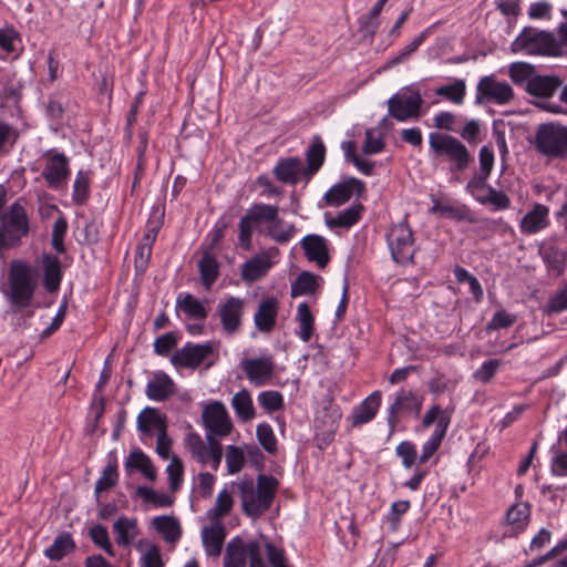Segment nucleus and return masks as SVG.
<instances>
[{"label":"nucleus","instance_id":"nucleus-61","mask_svg":"<svg viewBox=\"0 0 567 567\" xmlns=\"http://www.w3.org/2000/svg\"><path fill=\"white\" fill-rule=\"evenodd\" d=\"M187 444L192 453V456L196 461L205 464L207 462L208 445L205 444L202 437L198 434L192 433L187 437Z\"/></svg>","mask_w":567,"mask_h":567},{"label":"nucleus","instance_id":"nucleus-19","mask_svg":"<svg viewBox=\"0 0 567 567\" xmlns=\"http://www.w3.org/2000/svg\"><path fill=\"white\" fill-rule=\"evenodd\" d=\"M241 367L247 378L256 385L265 384L274 372V362L270 357L244 360Z\"/></svg>","mask_w":567,"mask_h":567},{"label":"nucleus","instance_id":"nucleus-17","mask_svg":"<svg viewBox=\"0 0 567 567\" xmlns=\"http://www.w3.org/2000/svg\"><path fill=\"white\" fill-rule=\"evenodd\" d=\"M309 261H315L320 269L327 267L330 261L327 239L320 235H307L300 243Z\"/></svg>","mask_w":567,"mask_h":567},{"label":"nucleus","instance_id":"nucleus-47","mask_svg":"<svg viewBox=\"0 0 567 567\" xmlns=\"http://www.w3.org/2000/svg\"><path fill=\"white\" fill-rule=\"evenodd\" d=\"M118 473L116 461L110 462L103 470L102 475L95 483L94 494L96 497L117 484Z\"/></svg>","mask_w":567,"mask_h":567},{"label":"nucleus","instance_id":"nucleus-21","mask_svg":"<svg viewBox=\"0 0 567 567\" xmlns=\"http://www.w3.org/2000/svg\"><path fill=\"white\" fill-rule=\"evenodd\" d=\"M272 173L279 182L296 185L299 175L303 174L302 161L297 156L281 158L274 167Z\"/></svg>","mask_w":567,"mask_h":567},{"label":"nucleus","instance_id":"nucleus-54","mask_svg":"<svg viewBox=\"0 0 567 567\" xmlns=\"http://www.w3.org/2000/svg\"><path fill=\"white\" fill-rule=\"evenodd\" d=\"M477 202L482 205L492 204L496 209H507L511 206L509 197L502 190L488 187L486 197H477Z\"/></svg>","mask_w":567,"mask_h":567},{"label":"nucleus","instance_id":"nucleus-38","mask_svg":"<svg viewBox=\"0 0 567 567\" xmlns=\"http://www.w3.org/2000/svg\"><path fill=\"white\" fill-rule=\"evenodd\" d=\"M152 525L166 542L175 543L182 535L179 523L175 517L157 516L153 518Z\"/></svg>","mask_w":567,"mask_h":567},{"label":"nucleus","instance_id":"nucleus-48","mask_svg":"<svg viewBox=\"0 0 567 567\" xmlns=\"http://www.w3.org/2000/svg\"><path fill=\"white\" fill-rule=\"evenodd\" d=\"M136 495L147 503H152L156 507H168L173 505L174 498L167 494L157 493L147 486H138Z\"/></svg>","mask_w":567,"mask_h":567},{"label":"nucleus","instance_id":"nucleus-14","mask_svg":"<svg viewBox=\"0 0 567 567\" xmlns=\"http://www.w3.org/2000/svg\"><path fill=\"white\" fill-rule=\"evenodd\" d=\"M365 192V184L357 177L350 176L334 184L323 196L326 205L339 207L350 200L353 194L361 197Z\"/></svg>","mask_w":567,"mask_h":567},{"label":"nucleus","instance_id":"nucleus-1","mask_svg":"<svg viewBox=\"0 0 567 567\" xmlns=\"http://www.w3.org/2000/svg\"><path fill=\"white\" fill-rule=\"evenodd\" d=\"M37 270L23 259H12L8 268V286L2 293L16 311L32 305L38 288Z\"/></svg>","mask_w":567,"mask_h":567},{"label":"nucleus","instance_id":"nucleus-25","mask_svg":"<svg viewBox=\"0 0 567 567\" xmlns=\"http://www.w3.org/2000/svg\"><path fill=\"white\" fill-rule=\"evenodd\" d=\"M198 270L205 290H210L219 276V264L210 249H204L203 256L198 261Z\"/></svg>","mask_w":567,"mask_h":567},{"label":"nucleus","instance_id":"nucleus-55","mask_svg":"<svg viewBox=\"0 0 567 567\" xmlns=\"http://www.w3.org/2000/svg\"><path fill=\"white\" fill-rule=\"evenodd\" d=\"M226 464L228 473L235 474L240 472L245 464V454L243 450L235 445L227 446Z\"/></svg>","mask_w":567,"mask_h":567},{"label":"nucleus","instance_id":"nucleus-50","mask_svg":"<svg viewBox=\"0 0 567 567\" xmlns=\"http://www.w3.org/2000/svg\"><path fill=\"white\" fill-rule=\"evenodd\" d=\"M563 450L555 455L551 462V471L555 475H567V427L558 436Z\"/></svg>","mask_w":567,"mask_h":567},{"label":"nucleus","instance_id":"nucleus-26","mask_svg":"<svg viewBox=\"0 0 567 567\" xmlns=\"http://www.w3.org/2000/svg\"><path fill=\"white\" fill-rule=\"evenodd\" d=\"M548 207L543 204H535L520 220V229L526 234H535L548 225Z\"/></svg>","mask_w":567,"mask_h":567},{"label":"nucleus","instance_id":"nucleus-37","mask_svg":"<svg viewBox=\"0 0 567 567\" xmlns=\"http://www.w3.org/2000/svg\"><path fill=\"white\" fill-rule=\"evenodd\" d=\"M319 279H321L319 276L310 271H301L291 284V297L315 293L319 288Z\"/></svg>","mask_w":567,"mask_h":567},{"label":"nucleus","instance_id":"nucleus-35","mask_svg":"<svg viewBox=\"0 0 567 567\" xmlns=\"http://www.w3.org/2000/svg\"><path fill=\"white\" fill-rule=\"evenodd\" d=\"M530 518V506L528 503L518 502L514 504L506 513V522L513 532H523Z\"/></svg>","mask_w":567,"mask_h":567},{"label":"nucleus","instance_id":"nucleus-24","mask_svg":"<svg viewBox=\"0 0 567 567\" xmlns=\"http://www.w3.org/2000/svg\"><path fill=\"white\" fill-rule=\"evenodd\" d=\"M381 404V392L374 391L365 398L352 412L353 425L373 420Z\"/></svg>","mask_w":567,"mask_h":567},{"label":"nucleus","instance_id":"nucleus-45","mask_svg":"<svg viewBox=\"0 0 567 567\" xmlns=\"http://www.w3.org/2000/svg\"><path fill=\"white\" fill-rule=\"evenodd\" d=\"M280 221L281 223L279 225L275 221H269L266 229V236L270 237L278 244H286L293 237L297 229L293 224H287L281 218Z\"/></svg>","mask_w":567,"mask_h":567},{"label":"nucleus","instance_id":"nucleus-7","mask_svg":"<svg viewBox=\"0 0 567 567\" xmlns=\"http://www.w3.org/2000/svg\"><path fill=\"white\" fill-rule=\"evenodd\" d=\"M429 145L435 157H447L453 163V171L463 172L473 161L466 146L450 134L430 133Z\"/></svg>","mask_w":567,"mask_h":567},{"label":"nucleus","instance_id":"nucleus-60","mask_svg":"<svg viewBox=\"0 0 567 567\" xmlns=\"http://www.w3.org/2000/svg\"><path fill=\"white\" fill-rule=\"evenodd\" d=\"M90 537L92 542L102 548L106 554L113 555V547L109 538V533L105 526L95 525L90 529Z\"/></svg>","mask_w":567,"mask_h":567},{"label":"nucleus","instance_id":"nucleus-36","mask_svg":"<svg viewBox=\"0 0 567 567\" xmlns=\"http://www.w3.org/2000/svg\"><path fill=\"white\" fill-rule=\"evenodd\" d=\"M114 533L116 534V543L120 546H128L134 538L138 535L136 519L120 517L113 525Z\"/></svg>","mask_w":567,"mask_h":567},{"label":"nucleus","instance_id":"nucleus-3","mask_svg":"<svg viewBox=\"0 0 567 567\" xmlns=\"http://www.w3.org/2000/svg\"><path fill=\"white\" fill-rule=\"evenodd\" d=\"M278 214L279 208L276 205L258 203L249 207L238 224L239 247L247 251L251 250L254 230L256 229L261 231L259 228L260 225L269 224V221H275L277 225H279L281 221Z\"/></svg>","mask_w":567,"mask_h":567},{"label":"nucleus","instance_id":"nucleus-42","mask_svg":"<svg viewBox=\"0 0 567 567\" xmlns=\"http://www.w3.org/2000/svg\"><path fill=\"white\" fill-rule=\"evenodd\" d=\"M90 172L80 169L73 182L72 199L74 204L80 206L86 204L90 197Z\"/></svg>","mask_w":567,"mask_h":567},{"label":"nucleus","instance_id":"nucleus-23","mask_svg":"<svg viewBox=\"0 0 567 567\" xmlns=\"http://www.w3.org/2000/svg\"><path fill=\"white\" fill-rule=\"evenodd\" d=\"M326 158V146L320 136H313V140L306 151L307 167H303V175L311 178L323 165Z\"/></svg>","mask_w":567,"mask_h":567},{"label":"nucleus","instance_id":"nucleus-39","mask_svg":"<svg viewBox=\"0 0 567 567\" xmlns=\"http://www.w3.org/2000/svg\"><path fill=\"white\" fill-rule=\"evenodd\" d=\"M176 305L189 318L195 320H205L208 316L207 309L204 307L203 302H200L190 293H179L176 299Z\"/></svg>","mask_w":567,"mask_h":567},{"label":"nucleus","instance_id":"nucleus-16","mask_svg":"<svg viewBox=\"0 0 567 567\" xmlns=\"http://www.w3.org/2000/svg\"><path fill=\"white\" fill-rule=\"evenodd\" d=\"M42 286L49 293L60 290L63 279L62 264L56 255L43 252L41 257Z\"/></svg>","mask_w":567,"mask_h":567},{"label":"nucleus","instance_id":"nucleus-33","mask_svg":"<svg viewBox=\"0 0 567 567\" xmlns=\"http://www.w3.org/2000/svg\"><path fill=\"white\" fill-rule=\"evenodd\" d=\"M203 425H233L229 414L220 401L205 404L202 413Z\"/></svg>","mask_w":567,"mask_h":567},{"label":"nucleus","instance_id":"nucleus-20","mask_svg":"<svg viewBox=\"0 0 567 567\" xmlns=\"http://www.w3.org/2000/svg\"><path fill=\"white\" fill-rule=\"evenodd\" d=\"M278 300L275 297L264 299L255 313L256 328L261 332H270L276 326Z\"/></svg>","mask_w":567,"mask_h":567},{"label":"nucleus","instance_id":"nucleus-44","mask_svg":"<svg viewBox=\"0 0 567 567\" xmlns=\"http://www.w3.org/2000/svg\"><path fill=\"white\" fill-rule=\"evenodd\" d=\"M297 320L300 327L298 336L302 341L308 342L313 333L315 318L311 313L309 306L306 302H302L298 306Z\"/></svg>","mask_w":567,"mask_h":567},{"label":"nucleus","instance_id":"nucleus-12","mask_svg":"<svg viewBox=\"0 0 567 567\" xmlns=\"http://www.w3.org/2000/svg\"><path fill=\"white\" fill-rule=\"evenodd\" d=\"M421 400L412 392L401 390L388 411V425H396L416 419L421 412Z\"/></svg>","mask_w":567,"mask_h":567},{"label":"nucleus","instance_id":"nucleus-8","mask_svg":"<svg viewBox=\"0 0 567 567\" xmlns=\"http://www.w3.org/2000/svg\"><path fill=\"white\" fill-rule=\"evenodd\" d=\"M424 101L421 92L412 86H404L386 102L389 115L399 122L419 118Z\"/></svg>","mask_w":567,"mask_h":567},{"label":"nucleus","instance_id":"nucleus-62","mask_svg":"<svg viewBox=\"0 0 567 567\" xmlns=\"http://www.w3.org/2000/svg\"><path fill=\"white\" fill-rule=\"evenodd\" d=\"M502 365L501 360L498 359H489L482 363V365L474 372L473 377L483 382L487 383L495 375L496 371Z\"/></svg>","mask_w":567,"mask_h":567},{"label":"nucleus","instance_id":"nucleus-11","mask_svg":"<svg viewBox=\"0 0 567 567\" xmlns=\"http://www.w3.org/2000/svg\"><path fill=\"white\" fill-rule=\"evenodd\" d=\"M514 97L512 86L506 82H498L494 75L481 78L476 86L475 104L482 105L486 102L507 104Z\"/></svg>","mask_w":567,"mask_h":567},{"label":"nucleus","instance_id":"nucleus-27","mask_svg":"<svg viewBox=\"0 0 567 567\" xmlns=\"http://www.w3.org/2000/svg\"><path fill=\"white\" fill-rule=\"evenodd\" d=\"M364 210V206L361 203H357L351 207L340 212L336 217H329L328 213L324 214L326 225L333 228H351L355 225Z\"/></svg>","mask_w":567,"mask_h":567},{"label":"nucleus","instance_id":"nucleus-4","mask_svg":"<svg viewBox=\"0 0 567 567\" xmlns=\"http://www.w3.org/2000/svg\"><path fill=\"white\" fill-rule=\"evenodd\" d=\"M535 148L550 158L567 157V126L558 122H547L538 125L534 141Z\"/></svg>","mask_w":567,"mask_h":567},{"label":"nucleus","instance_id":"nucleus-18","mask_svg":"<svg viewBox=\"0 0 567 567\" xmlns=\"http://www.w3.org/2000/svg\"><path fill=\"white\" fill-rule=\"evenodd\" d=\"M561 85L563 80L558 75L536 74L527 81L525 91L539 99H549Z\"/></svg>","mask_w":567,"mask_h":567},{"label":"nucleus","instance_id":"nucleus-31","mask_svg":"<svg viewBox=\"0 0 567 567\" xmlns=\"http://www.w3.org/2000/svg\"><path fill=\"white\" fill-rule=\"evenodd\" d=\"M539 255L549 271L560 276L565 271L567 255L555 245L540 246Z\"/></svg>","mask_w":567,"mask_h":567},{"label":"nucleus","instance_id":"nucleus-56","mask_svg":"<svg viewBox=\"0 0 567 567\" xmlns=\"http://www.w3.org/2000/svg\"><path fill=\"white\" fill-rule=\"evenodd\" d=\"M258 402L266 411L274 412L282 408L284 398L278 391H264L259 393Z\"/></svg>","mask_w":567,"mask_h":567},{"label":"nucleus","instance_id":"nucleus-49","mask_svg":"<svg viewBox=\"0 0 567 567\" xmlns=\"http://www.w3.org/2000/svg\"><path fill=\"white\" fill-rule=\"evenodd\" d=\"M534 65L526 62H514L509 65L508 74L511 80L517 84H525L534 76Z\"/></svg>","mask_w":567,"mask_h":567},{"label":"nucleus","instance_id":"nucleus-52","mask_svg":"<svg viewBox=\"0 0 567 567\" xmlns=\"http://www.w3.org/2000/svg\"><path fill=\"white\" fill-rule=\"evenodd\" d=\"M565 310H567V282L549 298L544 308V312L553 315L560 313Z\"/></svg>","mask_w":567,"mask_h":567},{"label":"nucleus","instance_id":"nucleus-59","mask_svg":"<svg viewBox=\"0 0 567 567\" xmlns=\"http://www.w3.org/2000/svg\"><path fill=\"white\" fill-rule=\"evenodd\" d=\"M409 501H396L391 505V509L389 515L386 516V520L390 524V528L392 532H396L401 525V517L410 509Z\"/></svg>","mask_w":567,"mask_h":567},{"label":"nucleus","instance_id":"nucleus-58","mask_svg":"<svg viewBox=\"0 0 567 567\" xmlns=\"http://www.w3.org/2000/svg\"><path fill=\"white\" fill-rule=\"evenodd\" d=\"M166 472L169 480V488L172 492H176L183 480L184 466L182 461L174 455L166 468Z\"/></svg>","mask_w":567,"mask_h":567},{"label":"nucleus","instance_id":"nucleus-41","mask_svg":"<svg viewBox=\"0 0 567 567\" xmlns=\"http://www.w3.org/2000/svg\"><path fill=\"white\" fill-rule=\"evenodd\" d=\"M247 559H249L248 543H245L240 537L233 538L227 544L224 560H230L236 565L246 567Z\"/></svg>","mask_w":567,"mask_h":567},{"label":"nucleus","instance_id":"nucleus-34","mask_svg":"<svg viewBox=\"0 0 567 567\" xmlns=\"http://www.w3.org/2000/svg\"><path fill=\"white\" fill-rule=\"evenodd\" d=\"M231 406L238 420L243 423L251 421L255 416L252 399L247 389L240 390L233 396Z\"/></svg>","mask_w":567,"mask_h":567},{"label":"nucleus","instance_id":"nucleus-22","mask_svg":"<svg viewBox=\"0 0 567 567\" xmlns=\"http://www.w3.org/2000/svg\"><path fill=\"white\" fill-rule=\"evenodd\" d=\"M174 393L175 383L164 372L155 373L146 385V395L154 401H164Z\"/></svg>","mask_w":567,"mask_h":567},{"label":"nucleus","instance_id":"nucleus-57","mask_svg":"<svg viewBox=\"0 0 567 567\" xmlns=\"http://www.w3.org/2000/svg\"><path fill=\"white\" fill-rule=\"evenodd\" d=\"M17 138V131L11 125L0 120V155L8 154Z\"/></svg>","mask_w":567,"mask_h":567},{"label":"nucleus","instance_id":"nucleus-63","mask_svg":"<svg viewBox=\"0 0 567 567\" xmlns=\"http://www.w3.org/2000/svg\"><path fill=\"white\" fill-rule=\"evenodd\" d=\"M177 344V334L167 332L156 338L154 341V352L158 355L166 357Z\"/></svg>","mask_w":567,"mask_h":567},{"label":"nucleus","instance_id":"nucleus-29","mask_svg":"<svg viewBox=\"0 0 567 567\" xmlns=\"http://www.w3.org/2000/svg\"><path fill=\"white\" fill-rule=\"evenodd\" d=\"M434 205L431 207L430 213H440L443 217L455 220V221H468L476 223L477 220L473 217L471 209L466 205L452 206L443 204L439 199H434Z\"/></svg>","mask_w":567,"mask_h":567},{"label":"nucleus","instance_id":"nucleus-5","mask_svg":"<svg viewBox=\"0 0 567 567\" xmlns=\"http://www.w3.org/2000/svg\"><path fill=\"white\" fill-rule=\"evenodd\" d=\"M513 51L524 50L530 55L559 56L560 43L554 33L546 30L524 28L512 44Z\"/></svg>","mask_w":567,"mask_h":567},{"label":"nucleus","instance_id":"nucleus-30","mask_svg":"<svg viewBox=\"0 0 567 567\" xmlns=\"http://www.w3.org/2000/svg\"><path fill=\"white\" fill-rule=\"evenodd\" d=\"M75 542L68 532L59 534L53 544L44 550V555L52 561H59L75 550Z\"/></svg>","mask_w":567,"mask_h":567},{"label":"nucleus","instance_id":"nucleus-46","mask_svg":"<svg viewBox=\"0 0 567 567\" xmlns=\"http://www.w3.org/2000/svg\"><path fill=\"white\" fill-rule=\"evenodd\" d=\"M465 93L466 84L462 79H456L453 83L442 85L435 90L436 95L443 96L455 104L463 103Z\"/></svg>","mask_w":567,"mask_h":567},{"label":"nucleus","instance_id":"nucleus-32","mask_svg":"<svg viewBox=\"0 0 567 567\" xmlns=\"http://www.w3.org/2000/svg\"><path fill=\"white\" fill-rule=\"evenodd\" d=\"M226 537L225 527L220 524L205 527L203 529V543L206 553L209 556H218L221 553L224 539Z\"/></svg>","mask_w":567,"mask_h":567},{"label":"nucleus","instance_id":"nucleus-13","mask_svg":"<svg viewBox=\"0 0 567 567\" xmlns=\"http://www.w3.org/2000/svg\"><path fill=\"white\" fill-rule=\"evenodd\" d=\"M245 300L239 297H229L217 306V315L221 327L227 334L236 333L241 327Z\"/></svg>","mask_w":567,"mask_h":567},{"label":"nucleus","instance_id":"nucleus-6","mask_svg":"<svg viewBox=\"0 0 567 567\" xmlns=\"http://www.w3.org/2000/svg\"><path fill=\"white\" fill-rule=\"evenodd\" d=\"M0 250L13 248L29 233V219L25 208L19 200L14 202L8 213L1 216Z\"/></svg>","mask_w":567,"mask_h":567},{"label":"nucleus","instance_id":"nucleus-15","mask_svg":"<svg viewBox=\"0 0 567 567\" xmlns=\"http://www.w3.org/2000/svg\"><path fill=\"white\" fill-rule=\"evenodd\" d=\"M213 351L214 349L210 342L204 344L187 342L183 348L175 351L171 358V362L175 367L196 369Z\"/></svg>","mask_w":567,"mask_h":567},{"label":"nucleus","instance_id":"nucleus-43","mask_svg":"<svg viewBox=\"0 0 567 567\" xmlns=\"http://www.w3.org/2000/svg\"><path fill=\"white\" fill-rule=\"evenodd\" d=\"M429 33L430 28L422 31L412 42L406 44L396 55L389 59L384 68L390 69L408 61L411 58V55L419 49V47L425 41Z\"/></svg>","mask_w":567,"mask_h":567},{"label":"nucleus","instance_id":"nucleus-40","mask_svg":"<svg viewBox=\"0 0 567 567\" xmlns=\"http://www.w3.org/2000/svg\"><path fill=\"white\" fill-rule=\"evenodd\" d=\"M208 447H207V460L213 461V467L216 470L221 461L223 447L221 444L214 437L215 435H228L231 427H207Z\"/></svg>","mask_w":567,"mask_h":567},{"label":"nucleus","instance_id":"nucleus-51","mask_svg":"<svg viewBox=\"0 0 567 567\" xmlns=\"http://www.w3.org/2000/svg\"><path fill=\"white\" fill-rule=\"evenodd\" d=\"M446 434V427H437L430 440L423 445L421 455L419 456V463H426L431 456L437 451L442 440Z\"/></svg>","mask_w":567,"mask_h":567},{"label":"nucleus","instance_id":"nucleus-2","mask_svg":"<svg viewBox=\"0 0 567 567\" xmlns=\"http://www.w3.org/2000/svg\"><path fill=\"white\" fill-rule=\"evenodd\" d=\"M279 482L271 475L259 474L257 484L252 478H244L234 483V487L241 501V508L245 515L258 518L272 505Z\"/></svg>","mask_w":567,"mask_h":567},{"label":"nucleus","instance_id":"nucleus-64","mask_svg":"<svg viewBox=\"0 0 567 567\" xmlns=\"http://www.w3.org/2000/svg\"><path fill=\"white\" fill-rule=\"evenodd\" d=\"M488 177L474 174V176L466 184V192H468L476 200L477 197H486L484 192L488 193V187H492L487 184Z\"/></svg>","mask_w":567,"mask_h":567},{"label":"nucleus","instance_id":"nucleus-53","mask_svg":"<svg viewBox=\"0 0 567 567\" xmlns=\"http://www.w3.org/2000/svg\"><path fill=\"white\" fill-rule=\"evenodd\" d=\"M167 416L158 409L146 406L137 415L136 425H167Z\"/></svg>","mask_w":567,"mask_h":567},{"label":"nucleus","instance_id":"nucleus-10","mask_svg":"<svg viewBox=\"0 0 567 567\" xmlns=\"http://www.w3.org/2000/svg\"><path fill=\"white\" fill-rule=\"evenodd\" d=\"M43 157L47 159L42 177L49 188L61 189L68 183L70 177V159L64 153L54 148L48 150Z\"/></svg>","mask_w":567,"mask_h":567},{"label":"nucleus","instance_id":"nucleus-9","mask_svg":"<svg viewBox=\"0 0 567 567\" xmlns=\"http://www.w3.org/2000/svg\"><path fill=\"white\" fill-rule=\"evenodd\" d=\"M392 259L398 264L413 262V231L406 220L393 225L386 234Z\"/></svg>","mask_w":567,"mask_h":567},{"label":"nucleus","instance_id":"nucleus-28","mask_svg":"<svg viewBox=\"0 0 567 567\" xmlns=\"http://www.w3.org/2000/svg\"><path fill=\"white\" fill-rule=\"evenodd\" d=\"M271 267L267 255H257L241 266V278L246 282H255L264 277Z\"/></svg>","mask_w":567,"mask_h":567}]
</instances>
